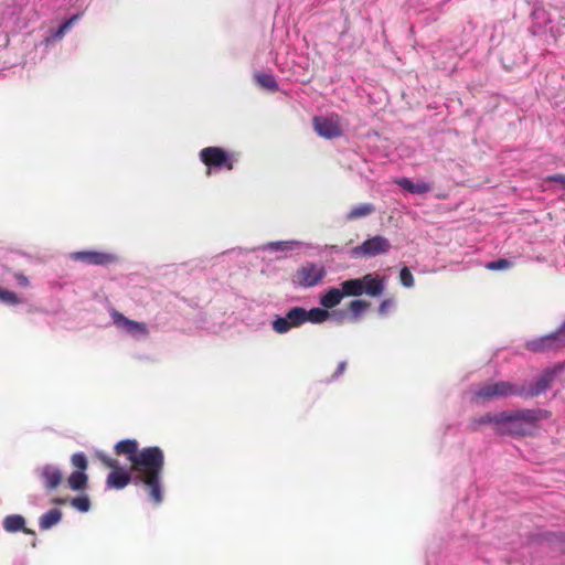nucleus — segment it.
<instances>
[{"instance_id": "f257e3e1", "label": "nucleus", "mask_w": 565, "mask_h": 565, "mask_svg": "<svg viewBox=\"0 0 565 565\" xmlns=\"http://www.w3.org/2000/svg\"><path fill=\"white\" fill-rule=\"evenodd\" d=\"M114 451L117 456H126L130 461L134 483L142 484L156 504L163 500L161 476L164 467L163 451L157 446L139 449L136 439L118 441Z\"/></svg>"}, {"instance_id": "f03ea898", "label": "nucleus", "mask_w": 565, "mask_h": 565, "mask_svg": "<svg viewBox=\"0 0 565 565\" xmlns=\"http://www.w3.org/2000/svg\"><path fill=\"white\" fill-rule=\"evenodd\" d=\"M339 288H331L320 297V305L324 309L337 307L344 297H360L363 294L376 298L383 295L385 289L384 278L376 274H366L361 278L344 280Z\"/></svg>"}, {"instance_id": "7ed1b4c3", "label": "nucleus", "mask_w": 565, "mask_h": 565, "mask_svg": "<svg viewBox=\"0 0 565 565\" xmlns=\"http://www.w3.org/2000/svg\"><path fill=\"white\" fill-rule=\"evenodd\" d=\"M502 414L511 416V419L501 424L499 434L514 436L527 435L530 427H534L537 422L550 417V412L541 408L504 411Z\"/></svg>"}, {"instance_id": "20e7f679", "label": "nucleus", "mask_w": 565, "mask_h": 565, "mask_svg": "<svg viewBox=\"0 0 565 565\" xmlns=\"http://www.w3.org/2000/svg\"><path fill=\"white\" fill-rule=\"evenodd\" d=\"M96 458L106 467L111 469L107 476L106 486L109 489L120 490L126 488L129 483L134 482V473L131 468L129 470L119 466L117 459L110 458L104 452H97Z\"/></svg>"}, {"instance_id": "39448f33", "label": "nucleus", "mask_w": 565, "mask_h": 565, "mask_svg": "<svg viewBox=\"0 0 565 565\" xmlns=\"http://www.w3.org/2000/svg\"><path fill=\"white\" fill-rule=\"evenodd\" d=\"M523 394V385H516L509 381L487 383L476 392V396L483 401H493L499 398H507L510 396H522Z\"/></svg>"}, {"instance_id": "423d86ee", "label": "nucleus", "mask_w": 565, "mask_h": 565, "mask_svg": "<svg viewBox=\"0 0 565 565\" xmlns=\"http://www.w3.org/2000/svg\"><path fill=\"white\" fill-rule=\"evenodd\" d=\"M565 348V322L550 334L526 341L525 349L534 353L556 352Z\"/></svg>"}, {"instance_id": "0eeeda50", "label": "nucleus", "mask_w": 565, "mask_h": 565, "mask_svg": "<svg viewBox=\"0 0 565 565\" xmlns=\"http://www.w3.org/2000/svg\"><path fill=\"white\" fill-rule=\"evenodd\" d=\"M200 160L207 167V174L211 169H226L228 171L234 168L233 157L220 147L203 148L200 153Z\"/></svg>"}, {"instance_id": "6e6552de", "label": "nucleus", "mask_w": 565, "mask_h": 565, "mask_svg": "<svg viewBox=\"0 0 565 565\" xmlns=\"http://www.w3.org/2000/svg\"><path fill=\"white\" fill-rule=\"evenodd\" d=\"M326 274L322 265L308 262L297 269L294 282L303 288L315 287L322 281Z\"/></svg>"}, {"instance_id": "1a4fd4ad", "label": "nucleus", "mask_w": 565, "mask_h": 565, "mask_svg": "<svg viewBox=\"0 0 565 565\" xmlns=\"http://www.w3.org/2000/svg\"><path fill=\"white\" fill-rule=\"evenodd\" d=\"M315 131L324 139H333L343 135V128L338 115L329 117L315 116L312 119Z\"/></svg>"}, {"instance_id": "9d476101", "label": "nucleus", "mask_w": 565, "mask_h": 565, "mask_svg": "<svg viewBox=\"0 0 565 565\" xmlns=\"http://www.w3.org/2000/svg\"><path fill=\"white\" fill-rule=\"evenodd\" d=\"M391 249L390 241L381 235L373 236L364 241L361 245L352 249L355 257H374L376 255L386 254Z\"/></svg>"}, {"instance_id": "9b49d317", "label": "nucleus", "mask_w": 565, "mask_h": 565, "mask_svg": "<svg viewBox=\"0 0 565 565\" xmlns=\"http://www.w3.org/2000/svg\"><path fill=\"white\" fill-rule=\"evenodd\" d=\"M305 308L294 307L289 309L285 317H277L271 326L277 333H286L292 328H298L303 324Z\"/></svg>"}, {"instance_id": "f8f14e48", "label": "nucleus", "mask_w": 565, "mask_h": 565, "mask_svg": "<svg viewBox=\"0 0 565 565\" xmlns=\"http://www.w3.org/2000/svg\"><path fill=\"white\" fill-rule=\"evenodd\" d=\"M70 257L73 260L95 266H107L118 262V257L115 254L98 250L74 252Z\"/></svg>"}, {"instance_id": "ddd939ff", "label": "nucleus", "mask_w": 565, "mask_h": 565, "mask_svg": "<svg viewBox=\"0 0 565 565\" xmlns=\"http://www.w3.org/2000/svg\"><path fill=\"white\" fill-rule=\"evenodd\" d=\"M559 371L561 367L558 366L544 371L531 387L526 388L524 386V394L522 397L531 398L544 393L551 386Z\"/></svg>"}, {"instance_id": "4468645a", "label": "nucleus", "mask_w": 565, "mask_h": 565, "mask_svg": "<svg viewBox=\"0 0 565 565\" xmlns=\"http://www.w3.org/2000/svg\"><path fill=\"white\" fill-rule=\"evenodd\" d=\"M511 416L505 414L498 413H486L480 417L471 418L468 424V429L471 431H478L483 425H492L497 434H499V428L501 424L505 420H510Z\"/></svg>"}, {"instance_id": "2eb2a0df", "label": "nucleus", "mask_w": 565, "mask_h": 565, "mask_svg": "<svg viewBox=\"0 0 565 565\" xmlns=\"http://www.w3.org/2000/svg\"><path fill=\"white\" fill-rule=\"evenodd\" d=\"M111 318L116 326L124 328L132 337H147L149 333L146 323L128 319L118 311H114Z\"/></svg>"}, {"instance_id": "dca6fc26", "label": "nucleus", "mask_w": 565, "mask_h": 565, "mask_svg": "<svg viewBox=\"0 0 565 565\" xmlns=\"http://www.w3.org/2000/svg\"><path fill=\"white\" fill-rule=\"evenodd\" d=\"M40 478L47 490L56 489L63 480L62 471L52 465H45L39 471Z\"/></svg>"}, {"instance_id": "f3484780", "label": "nucleus", "mask_w": 565, "mask_h": 565, "mask_svg": "<svg viewBox=\"0 0 565 565\" xmlns=\"http://www.w3.org/2000/svg\"><path fill=\"white\" fill-rule=\"evenodd\" d=\"M3 529L9 533L22 531L25 534L34 535V531L25 527V519L20 514H11L4 518Z\"/></svg>"}, {"instance_id": "a211bd4d", "label": "nucleus", "mask_w": 565, "mask_h": 565, "mask_svg": "<svg viewBox=\"0 0 565 565\" xmlns=\"http://www.w3.org/2000/svg\"><path fill=\"white\" fill-rule=\"evenodd\" d=\"M371 302L364 299H354L348 303L347 319L351 322H358L363 313L370 308ZM345 318V316H343Z\"/></svg>"}, {"instance_id": "6ab92c4d", "label": "nucleus", "mask_w": 565, "mask_h": 565, "mask_svg": "<svg viewBox=\"0 0 565 565\" xmlns=\"http://www.w3.org/2000/svg\"><path fill=\"white\" fill-rule=\"evenodd\" d=\"M396 184L399 185L402 189L414 194H424L433 189L431 184L428 182L419 181L414 183L408 178H399L398 180H396Z\"/></svg>"}, {"instance_id": "aec40b11", "label": "nucleus", "mask_w": 565, "mask_h": 565, "mask_svg": "<svg viewBox=\"0 0 565 565\" xmlns=\"http://www.w3.org/2000/svg\"><path fill=\"white\" fill-rule=\"evenodd\" d=\"M61 520H62L61 510L52 509V510L47 511L46 513H44L40 518L39 525H40L41 530L46 531V530L53 527L54 525H56L57 523H60Z\"/></svg>"}, {"instance_id": "412c9836", "label": "nucleus", "mask_w": 565, "mask_h": 565, "mask_svg": "<svg viewBox=\"0 0 565 565\" xmlns=\"http://www.w3.org/2000/svg\"><path fill=\"white\" fill-rule=\"evenodd\" d=\"M375 212V206L372 203H363L354 206L345 216L347 221H355L371 215Z\"/></svg>"}, {"instance_id": "4be33fe9", "label": "nucleus", "mask_w": 565, "mask_h": 565, "mask_svg": "<svg viewBox=\"0 0 565 565\" xmlns=\"http://www.w3.org/2000/svg\"><path fill=\"white\" fill-rule=\"evenodd\" d=\"M330 317V313L324 308H312L310 310L305 309V318L303 323L311 322V323H322Z\"/></svg>"}, {"instance_id": "5701e85b", "label": "nucleus", "mask_w": 565, "mask_h": 565, "mask_svg": "<svg viewBox=\"0 0 565 565\" xmlns=\"http://www.w3.org/2000/svg\"><path fill=\"white\" fill-rule=\"evenodd\" d=\"M254 79L258 86L265 88L270 92L278 90V83L276 82L274 75L269 73H255Z\"/></svg>"}, {"instance_id": "b1692460", "label": "nucleus", "mask_w": 565, "mask_h": 565, "mask_svg": "<svg viewBox=\"0 0 565 565\" xmlns=\"http://www.w3.org/2000/svg\"><path fill=\"white\" fill-rule=\"evenodd\" d=\"M87 476L83 471H74L68 477L67 482L72 490L78 491L86 487Z\"/></svg>"}, {"instance_id": "393cba45", "label": "nucleus", "mask_w": 565, "mask_h": 565, "mask_svg": "<svg viewBox=\"0 0 565 565\" xmlns=\"http://www.w3.org/2000/svg\"><path fill=\"white\" fill-rule=\"evenodd\" d=\"M79 19V14H75L65 22H63L54 33V38L60 40L71 29V26Z\"/></svg>"}, {"instance_id": "a878e982", "label": "nucleus", "mask_w": 565, "mask_h": 565, "mask_svg": "<svg viewBox=\"0 0 565 565\" xmlns=\"http://www.w3.org/2000/svg\"><path fill=\"white\" fill-rule=\"evenodd\" d=\"M71 504L81 512H87L90 508V502L87 497H77L71 501Z\"/></svg>"}, {"instance_id": "bb28decb", "label": "nucleus", "mask_w": 565, "mask_h": 565, "mask_svg": "<svg viewBox=\"0 0 565 565\" xmlns=\"http://www.w3.org/2000/svg\"><path fill=\"white\" fill-rule=\"evenodd\" d=\"M71 460H72V465L75 468H77L78 471H83L84 472V470H86L88 463H87V459H86L84 454H82V452L74 454L72 456Z\"/></svg>"}, {"instance_id": "cd10ccee", "label": "nucleus", "mask_w": 565, "mask_h": 565, "mask_svg": "<svg viewBox=\"0 0 565 565\" xmlns=\"http://www.w3.org/2000/svg\"><path fill=\"white\" fill-rule=\"evenodd\" d=\"M399 281L405 287L414 286V277L411 270L407 267H403L399 271Z\"/></svg>"}, {"instance_id": "c85d7f7f", "label": "nucleus", "mask_w": 565, "mask_h": 565, "mask_svg": "<svg viewBox=\"0 0 565 565\" xmlns=\"http://www.w3.org/2000/svg\"><path fill=\"white\" fill-rule=\"evenodd\" d=\"M512 266V263L505 258H501L494 262H490L487 264V268L490 270H502L508 269Z\"/></svg>"}, {"instance_id": "c756f323", "label": "nucleus", "mask_w": 565, "mask_h": 565, "mask_svg": "<svg viewBox=\"0 0 565 565\" xmlns=\"http://www.w3.org/2000/svg\"><path fill=\"white\" fill-rule=\"evenodd\" d=\"M0 301L9 305L19 303V298L13 291L0 289Z\"/></svg>"}, {"instance_id": "7c9ffc66", "label": "nucleus", "mask_w": 565, "mask_h": 565, "mask_svg": "<svg viewBox=\"0 0 565 565\" xmlns=\"http://www.w3.org/2000/svg\"><path fill=\"white\" fill-rule=\"evenodd\" d=\"M391 306H392V300H390V299L383 300L381 302V305L379 306V312L381 315H385Z\"/></svg>"}, {"instance_id": "2f4dec72", "label": "nucleus", "mask_w": 565, "mask_h": 565, "mask_svg": "<svg viewBox=\"0 0 565 565\" xmlns=\"http://www.w3.org/2000/svg\"><path fill=\"white\" fill-rule=\"evenodd\" d=\"M287 242H275V243H270L269 244V248L271 250H282L285 248H287Z\"/></svg>"}, {"instance_id": "473e14b6", "label": "nucleus", "mask_w": 565, "mask_h": 565, "mask_svg": "<svg viewBox=\"0 0 565 565\" xmlns=\"http://www.w3.org/2000/svg\"><path fill=\"white\" fill-rule=\"evenodd\" d=\"M15 279L18 280V284L22 287H26L29 285V279L22 274H17Z\"/></svg>"}, {"instance_id": "72a5a7b5", "label": "nucleus", "mask_w": 565, "mask_h": 565, "mask_svg": "<svg viewBox=\"0 0 565 565\" xmlns=\"http://www.w3.org/2000/svg\"><path fill=\"white\" fill-rule=\"evenodd\" d=\"M345 367H347V363L345 362H340L339 365H338V369L335 371L334 376H338V375L342 374L345 371Z\"/></svg>"}, {"instance_id": "f704fd0d", "label": "nucleus", "mask_w": 565, "mask_h": 565, "mask_svg": "<svg viewBox=\"0 0 565 565\" xmlns=\"http://www.w3.org/2000/svg\"><path fill=\"white\" fill-rule=\"evenodd\" d=\"M52 502L55 504H64L66 502V500L62 499V498H55V499H53Z\"/></svg>"}, {"instance_id": "c9c22d12", "label": "nucleus", "mask_w": 565, "mask_h": 565, "mask_svg": "<svg viewBox=\"0 0 565 565\" xmlns=\"http://www.w3.org/2000/svg\"><path fill=\"white\" fill-rule=\"evenodd\" d=\"M551 179H552V180H561V179H562V177H561V175H557V177H552Z\"/></svg>"}]
</instances>
